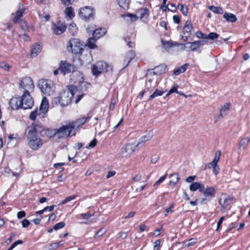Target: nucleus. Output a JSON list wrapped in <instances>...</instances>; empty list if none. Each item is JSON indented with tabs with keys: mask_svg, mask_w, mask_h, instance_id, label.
I'll return each mask as SVG.
<instances>
[{
	"mask_svg": "<svg viewBox=\"0 0 250 250\" xmlns=\"http://www.w3.org/2000/svg\"><path fill=\"white\" fill-rule=\"evenodd\" d=\"M167 67L165 64H161L159 66L155 67L153 70H150L148 71L147 74L149 73H153L154 74L160 75L162 73L165 72Z\"/></svg>",
	"mask_w": 250,
	"mask_h": 250,
	"instance_id": "obj_20",
	"label": "nucleus"
},
{
	"mask_svg": "<svg viewBox=\"0 0 250 250\" xmlns=\"http://www.w3.org/2000/svg\"><path fill=\"white\" fill-rule=\"evenodd\" d=\"M189 241V242L186 246L187 247L192 246L196 243V240L193 239H190Z\"/></svg>",
	"mask_w": 250,
	"mask_h": 250,
	"instance_id": "obj_62",
	"label": "nucleus"
},
{
	"mask_svg": "<svg viewBox=\"0 0 250 250\" xmlns=\"http://www.w3.org/2000/svg\"><path fill=\"white\" fill-rule=\"evenodd\" d=\"M161 42H162L163 47L165 49H169L174 46H179V45L181 44L179 43L173 42L171 41H164L163 40H162Z\"/></svg>",
	"mask_w": 250,
	"mask_h": 250,
	"instance_id": "obj_25",
	"label": "nucleus"
},
{
	"mask_svg": "<svg viewBox=\"0 0 250 250\" xmlns=\"http://www.w3.org/2000/svg\"><path fill=\"white\" fill-rule=\"evenodd\" d=\"M221 155V151L220 150H217L215 155V157L212 160L213 163L216 164V165H217V163L219 161V160L220 159V157Z\"/></svg>",
	"mask_w": 250,
	"mask_h": 250,
	"instance_id": "obj_42",
	"label": "nucleus"
},
{
	"mask_svg": "<svg viewBox=\"0 0 250 250\" xmlns=\"http://www.w3.org/2000/svg\"><path fill=\"white\" fill-rule=\"evenodd\" d=\"M87 31L88 32H92L93 37L97 40L104 36L106 33V30L104 28H100L95 30H91L90 28H87Z\"/></svg>",
	"mask_w": 250,
	"mask_h": 250,
	"instance_id": "obj_18",
	"label": "nucleus"
},
{
	"mask_svg": "<svg viewBox=\"0 0 250 250\" xmlns=\"http://www.w3.org/2000/svg\"><path fill=\"white\" fill-rule=\"evenodd\" d=\"M202 192L205 197L202 198L201 199H204V203H206V201H208L213 198L215 193V189L212 187L207 188L205 190H203Z\"/></svg>",
	"mask_w": 250,
	"mask_h": 250,
	"instance_id": "obj_16",
	"label": "nucleus"
},
{
	"mask_svg": "<svg viewBox=\"0 0 250 250\" xmlns=\"http://www.w3.org/2000/svg\"><path fill=\"white\" fill-rule=\"evenodd\" d=\"M173 21L177 24H179L180 22V17L177 15H174L173 16Z\"/></svg>",
	"mask_w": 250,
	"mask_h": 250,
	"instance_id": "obj_61",
	"label": "nucleus"
},
{
	"mask_svg": "<svg viewBox=\"0 0 250 250\" xmlns=\"http://www.w3.org/2000/svg\"><path fill=\"white\" fill-rule=\"evenodd\" d=\"M169 178L170 183L173 184V185H175L180 179L178 174L176 173L171 174L170 175Z\"/></svg>",
	"mask_w": 250,
	"mask_h": 250,
	"instance_id": "obj_30",
	"label": "nucleus"
},
{
	"mask_svg": "<svg viewBox=\"0 0 250 250\" xmlns=\"http://www.w3.org/2000/svg\"><path fill=\"white\" fill-rule=\"evenodd\" d=\"M19 85L21 88L23 89L24 93L29 92V90L34 88L33 81L29 77H25L20 80Z\"/></svg>",
	"mask_w": 250,
	"mask_h": 250,
	"instance_id": "obj_11",
	"label": "nucleus"
},
{
	"mask_svg": "<svg viewBox=\"0 0 250 250\" xmlns=\"http://www.w3.org/2000/svg\"><path fill=\"white\" fill-rule=\"evenodd\" d=\"M126 16L130 18L131 21H135L137 20L138 18H139L141 19L144 18H146L148 16V10L146 8H142L139 9L137 12V15L128 14Z\"/></svg>",
	"mask_w": 250,
	"mask_h": 250,
	"instance_id": "obj_13",
	"label": "nucleus"
},
{
	"mask_svg": "<svg viewBox=\"0 0 250 250\" xmlns=\"http://www.w3.org/2000/svg\"><path fill=\"white\" fill-rule=\"evenodd\" d=\"M233 200V197L230 195H223L219 200V204L224 210L227 207L231 204Z\"/></svg>",
	"mask_w": 250,
	"mask_h": 250,
	"instance_id": "obj_17",
	"label": "nucleus"
},
{
	"mask_svg": "<svg viewBox=\"0 0 250 250\" xmlns=\"http://www.w3.org/2000/svg\"><path fill=\"white\" fill-rule=\"evenodd\" d=\"M136 145L128 144L126 145L120 150V153L122 157L127 156L128 155L132 153L135 150Z\"/></svg>",
	"mask_w": 250,
	"mask_h": 250,
	"instance_id": "obj_15",
	"label": "nucleus"
},
{
	"mask_svg": "<svg viewBox=\"0 0 250 250\" xmlns=\"http://www.w3.org/2000/svg\"><path fill=\"white\" fill-rule=\"evenodd\" d=\"M64 13L66 16L68 17L69 18H72L74 16L73 9L71 7H67L65 9Z\"/></svg>",
	"mask_w": 250,
	"mask_h": 250,
	"instance_id": "obj_37",
	"label": "nucleus"
},
{
	"mask_svg": "<svg viewBox=\"0 0 250 250\" xmlns=\"http://www.w3.org/2000/svg\"><path fill=\"white\" fill-rule=\"evenodd\" d=\"M76 195H72L65 198L63 201H62L60 204L59 205H62L65 204L69 201L73 200L75 199Z\"/></svg>",
	"mask_w": 250,
	"mask_h": 250,
	"instance_id": "obj_41",
	"label": "nucleus"
},
{
	"mask_svg": "<svg viewBox=\"0 0 250 250\" xmlns=\"http://www.w3.org/2000/svg\"><path fill=\"white\" fill-rule=\"evenodd\" d=\"M65 5L68 6L71 4L74 0H60Z\"/></svg>",
	"mask_w": 250,
	"mask_h": 250,
	"instance_id": "obj_54",
	"label": "nucleus"
},
{
	"mask_svg": "<svg viewBox=\"0 0 250 250\" xmlns=\"http://www.w3.org/2000/svg\"><path fill=\"white\" fill-rule=\"evenodd\" d=\"M204 188V185L198 182L192 183L189 186V189L191 191H195L197 189H199L200 192H202Z\"/></svg>",
	"mask_w": 250,
	"mask_h": 250,
	"instance_id": "obj_21",
	"label": "nucleus"
},
{
	"mask_svg": "<svg viewBox=\"0 0 250 250\" xmlns=\"http://www.w3.org/2000/svg\"><path fill=\"white\" fill-rule=\"evenodd\" d=\"M177 85H175L168 92L167 94L166 95V96H168L169 94L172 93H174V92H176L177 93H180V92L177 91Z\"/></svg>",
	"mask_w": 250,
	"mask_h": 250,
	"instance_id": "obj_49",
	"label": "nucleus"
},
{
	"mask_svg": "<svg viewBox=\"0 0 250 250\" xmlns=\"http://www.w3.org/2000/svg\"><path fill=\"white\" fill-rule=\"evenodd\" d=\"M196 176H188L186 179V181L188 183H191L195 180Z\"/></svg>",
	"mask_w": 250,
	"mask_h": 250,
	"instance_id": "obj_64",
	"label": "nucleus"
},
{
	"mask_svg": "<svg viewBox=\"0 0 250 250\" xmlns=\"http://www.w3.org/2000/svg\"><path fill=\"white\" fill-rule=\"evenodd\" d=\"M27 139L28 145L34 150H38L42 145V139L37 135V131L34 126L31 125L27 128Z\"/></svg>",
	"mask_w": 250,
	"mask_h": 250,
	"instance_id": "obj_3",
	"label": "nucleus"
},
{
	"mask_svg": "<svg viewBox=\"0 0 250 250\" xmlns=\"http://www.w3.org/2000/svg\"><path fill=\"white\" fill-rule=\"evenodd\" d=\"M38 86L45 95L50 96L55 90V86L52 81L49 80L41 79L38 81Z\"/></svg>",
	"mask_w": 250,
	"mask_h": 250,
	"instance_id": "obj_5",
	"label": "nucleus"
},
{
	"mask_svg": "<svg viewBox=\"0 0 250 250\" xmlns=\"http://www.w3.org/2000/svg\"><path fill=\"white\" fill-rule=\"evenodd\" d=\"M167 9L171 12H175L177 10L176 6L173 4H169L167 5Z\"/></svg>",
	"mask_w": 250,
	"mask_h": 250,
	"instance_id": "obj_50",
	"label": "nucleus"
},
{
	"mask_svg": "<svg viewBox=\"0 0 250 250\" xmlns=\"http://www.w3.org/2000/svg\"><path fill=\"white\" fill-rule=\"evenodd\" d=\"M68 30L70 33H71L72 35H74L77 33V31L76 24L75 23L70 24L68 27Z\"/></svg>",
	"mask_w": 250,
	"mask_h": 250,
	"instance_id": "obj_39",
	"label": "nucleus"
},
{
	"mask_svg": "<svg viewBox=\"0 0 250 250\" xmlns=\"http://www.w3.org/2000/svg\"><path fill=\"white\" fill-rule=\"evenodd\" d=\"M205 43V41H198L194 42H189L187 43L186 44H183L184 46V49L186 47V45L190 44V49L189 51H196L197 49L201 46L203 45Z\"/></svg>",
	"mask_w": 250,
	"mask_h": 250,
	"instance_id": "obj_19",
	"label": "nucleus"
},
{
	"mask_svg": "<svg viewBox=\"0 0 250 250\" xmlns=\"http://www.w3.org/2000/svg\"><path fill=\"white\" fill-rule=\"evenodd\" d=\"M23 243V242L22 240H18L16 241H15L14 243H13L11 246H12V247H13V248H14L15 247H16L18 245H19V244H22Z\"/></svg>",
	"mask_w": 250,
	"mask_h": 250,
	"instance_id": "obj_60",
	"label": "nucleus"
},
{
	"mask_svg": "<svg viewBox=\"0 0 250 250\" xmlns=\"http://www.w3.org/2000/svg\"><path fill=\"white\" fill-rule=\"evenodd\" d=\"M221 155V151L220 150H217L215 155V157L212 160L213 163L216 164V165H217V163L219 161V160L220 159V157Z\"/></svg>",
	"mask_w": 250,
	"mask_h": 250,
	"instance_id": "obj_43",
	"label": "nucleus"
},
{
	"mask_svg": "<svg viewBox=\"0 0 250 250\" xmlns=\"http://www.w3.org/2000/svg\"><path fill=\"white\" fill-rule=\"evenodd\" d=\"M224 219H225V218L223 216L221 217L220 218L219 220L218 221V222L217 223V228H216V231H217L219 229L220 226L221 225V224H222V222H223V221H224Z\"/></svg>",
	"mask_w": 250,
	"mask_h": 250,
	"instance_id": "obj_58",
	"label": "nucleus"
},
{
	"mask_svg": "<svg viewBox=\"0 0 250 250\" xmlns=\"http://www.w3.org/2000/svg\"><path fill=\"white\" fill-rule=\"evenodd\" d=\"M208 9L212 12L216 14H222L223 13V10L221 7H215L212 5L209 6Z\"/></svg>",
	"mask_w": 250,
	"mask_h": 250,
	"instance_id": "obj_32",
	"label": "nucleus"
},
{
	"mask_svg": "<svg viewBox=\"0 0 250 250\" xmlns=\"http://www.w3.org/2000/svg\"><path fill=\"white\" fill-rule=\"evenodd\" d=\"M62 243V241L54 243L50 245L51 249L53 250L56 249L59 246V243Z\"/></svg>",
	"mask_w": 250,
	"mask_h": 250,
	"instance_id": "obj_57",
	"label": "nucleus"
},
{
	"mask_svg": "<svg viewBox=\"0 0 250 250\" xmlns=\"http://www.w3.org/2000/svg\"><path fill=\"white\" fill-rule=\"evenodd\" d=\"M10 104L13 106L15 105L16 109L22 108L24 109L31 108L34 101L29 92L24 93L21 97L14 98L11 99Z\"/></svg>",
	"mask_w": 250,
	"mask_h": 250,
	"instance_id": "obj_2",
	"label": "nucleus"
},
{
	"mask_svg": "<svg viewBox=\"0 0 250 250\" xmlns=\"http://www.w3.org/2000/svg\"><path fill=\"white\" fill-rule=\"evenodd\" d=\"M193 30V27L190 21H188L186 22L185 25L183 28V33L185 35H189L191 34L192 30Z\"/></svg>",
	"mask_w": 250,
	"mask_h": 250,
	"instance_id": "obj_22",
	"label": "nucleus"
},
{
	"mask_svg": "<svg viewBox=\"0 0 250 250\" xmlns=\"http://www.w3.org/2000/svg\"><path fill=\"white\" fill-rule=\"evenodd\" d=\"M52 28L55 34L61 35L65 30L66 25L64 22L59 21L52 24Z\"/></svg>",
	"mask_w": 250,
	"mask_h": 250,
	"instance_id": "obj_14",
	"label": "nucleus"
},
{
	"mask_svg": "<svg viewBox=\"0 0 250 250\" xmlns=\"http://www.w3.org/2000/svg\"><path fill=\"white\" fill-rule=\"evenodd\" d=\"M25 212L24 211H19L17 213V217L19 219L23 218V217H25Z\"/></svg>",
	"mask_w": 250,
	"mask_h": 250,
	"instance_id": "obj_59",
	"label": "nucleus"
},
{
	"mask_svg": "<svg viewBox=\"0 0 250 250\" xmlns=\"http://www.w3.org/2000/svg\"><path fill=\"white\" fill-rule=\"evenodd\" d=\"M75 69L76 68L73 65L66 61H61L59 68V69L60 70L61 73L63 75L71 72L72 73L71 75H73L75 72H78L75 70Z\"/></svg>",
	"mask_w": 250,
	"mask_h": 250,
	"instance_id": "obj_12",
	"label": "nucleus"
},
{
	"mask_svg": "<svg viewBox=\"0 0 250 250\" xmlns=\"http://www.w3.org/2000/svg\"><path fill=\"white\" fill-rule=\"evenodd\" d=\"M41 46L39 44H34L32 46L31 49L30 56L32 58L37 56L41 51Z\"/></svg>",
	"mask_w": 250,
	"mask_h": 250,
	"instance_id": "obj_23",
	"label": "nucleus"
},
{
	"mask_svg": "<svg viewBox=\"0 0 250 250\" xmlns=\"http://www.w3.org/2000/svg\"><path fill=\"white\" fill-rule=\"evenodd\" d=\"M86 121V118L85 117L82 118L81 119H78L77 121L75 122H73L71 123H75V125H77L75 127H79L80 125H83Z\"/></svg>",
	"mask_w": 250,
	"mask_h": 250,
	"instance_id": "obj_40",
	"label": "nucleus"
},
{
	"mask_svg": "<svg viewBox=\"0 0 250 250\" xmlns=\"http://www.w3.org/2000/svg\"><path fill=\"white\" fill-rule=\"evenodd\" d=\"M142 175L140 174H137L133 178V180L134 182H138L141 180Z\"/></svg>",
	"mask_w": 250,
	"mask_h": 250,
	"instance_id": "obj_63",
	"label": "nucleus"
},
{
	"mask_svg": "<svg viewBox=\"0 0 250 250\" xmlns=\"http://www.w3.org/2000/svg\"><path fill=\"white\" fill-rule=\"evenodd\" d=\"M21 224L23 228H27L30 224V222L28 220L25 219L21 221Z\"/></svg>",
	"mask_w": 250,
	"mask_h": 250,
	"instance_id": "obj_53",
	"label": "nucleus"
},
{
	"mask_svg": "<svg viewBox=\"0 0 250 250\" xmlns=\"http://www.w3.org/2000/svg\"><path fill=\"white\" fill-rule=\"evenodd\" d=\"M65 226V223L63 222L59 223L55 225L53 227L54 230H58L59 229L62 228Z\"/></svg>",
	"mask_w": 250,
	"mask_h": 250,
	"instance_id": "obj_47",
	"label": "nucleus"
},
{
	"mask_svg": "<svg viewBox=\"0 0 250 250\" xmlns=\"http://www.w3.org/2000/svg\"><path fill=\"white\" fill-rule=\"evenodd\" d=\"M67 87V89L61 92L58 97L53 99L52 104H59L62 106H65L71 102L72 97L78 90L77 87L74 85H69Z\"/></svg>",
	"mask_w": 250,
	"mask_h": 250,
	"instance_id": "obj_1",
	"label": "nucleus"
},
{
	"mask_svg": "<svg viewBox=\"0 0 250 250\" xmlns=\"http://www.w3.org/2000/svg\"><path fill=\"white\" fill-rule=\"evenodd\" d=\"M223 17L228 21L233 22L237 21L236 17L231 13H225Z\"/></svg>",
	"mask_w": 250,
	"mask_h": 250,
	"instance_id": "obj_29",
	"label": "nucleus"
},
{
	"mask_svg": "<svg viewBox=\"0 0 250 250\" xmlns=\"http://www.w3.org/2000/svg\"><path fill=\"white\" fill-rule=\"evenodd\" d=\"M76 125L75 123H69L68 125H63L58 129H55L54 135L58 138L67 137L70 135Z\"/></svg>",
	"mask_w": 250,
	"mask_h": 250,
	"instance_id": "obj_7",
	"label": "nucleus"
},
{
	"mask_svg": "<svg viewBox=\"0 0 250 250\" xmlns=\"http://www.w3.org/2000/svg\"><path fill=\"white\" fill-rule=\"evenodd\" d=\"M230 105L229 103H226L224 105L220 110V113L218 117V119L220 117L223 118L224 115L227 114L226 112L229 110Z\"/></svg>",
	"mask_w": 250,
	"mask_h": 250,
	"instance_id": "obj_28",
	"label": "nucleus"
},
{
	"mask_svg": "<svg viewBox=\"0 0 250 250\" xmlns=\"http://www.w3.org/2000/svg\"><path fill=\"white\" fill-rule=\"evenodd\" d=\"M164 93V91H163L162 90L156 89L155 91L153 92V93L149 96L148 100V101L152 100L154 98H155L157 96H160L162 95Z\"/></svg>",
	"mask_w": 250,
	"mask_h": 250,
	"instance_id": "obj_35",
	"label": "nucleus"
},
{
	"mask_svg": "<svg viewBox=\"0 0 250 250\" xmlns=\"http://www.w3.org/2000/svg\"><path fill=\"white\" fill-rule=\"evenodd\" d=\"M160 243H161V240L160 239L156 240L154 242L153 250H158V247H159Z\"/></svg>",
	"mask_w": 250,
	"mask_h": 250,
	"instance_id": "obj_55",
	"label": "nucleus"
},
{
	"mask_svg": "<svg viewBox=\"0 0 250 250\" xmlns=\"http://www.w3.org/2000/svg\"><path fill=\"white\" fill-rule=\"evenodd\" d=\"M67 50L75 54L82 53L83 48L79 39L73 38L71 39L67 44Z\"/></svg>",
	"mask_w": 250,
	"mask_h": 250,
	"instance_id": "obj_8",
	"label": "nucleus"
},
{
	"mask_svg": "<svg viewBox=\"0 0 250 250\" xmlns=\"http://www.w3.org/2000/svg\"><path fill=\"white\" fill-rule=\"evenodd\" d=\"M48 101L46 97H44L42 101L39 110L36 108L32 111L30 114V119L35 121L37 115L40 118H44L45 114L48 112Z\"/></svg>",
	"mask_w": 250,
	"mask_h": 250,
	"instance_id": "obj_4",
	"label": "nucleus"
},
{
	"mask_svg": "<svg viewBox=\"0 0 250 250\" xmlns=\"http://www.w3.org/2000/svg\"><path fill=\"white\" fill-rule=\"evenodd\" d=\"M250 141V137H245L241 138L239 144V148L241 149L242 148L243 149H246Z\"/></svg>",
	"mask_w": 250,
	"mask_h": 250,
	"instance_id": "obj_26",
	"label": "nucleus"
},
{
	"mask_svg": "<svg viewBox=\"0 0 250 250\" xmlns=\"http://www.w3.org/2000/svg\"><path fill=\"white\" fill-rule=\"evenodd\" d=\"M97 39L94 37H91L88 39V41L86 43L87 46L90 49H94L97 46L95 44V42Z\"/></svg>",
	"mask_w": 250,
	"mask_h": 250,
	"instance_id": "obj_33",
	"label": "nucleus"
},
{
	"mask_svg": "<svg viewBox=\"0 0 250 250\" xmlns=\"http://www.w3.org/2000/svg\"><path fill=\"white\" fill-rule=\"evenodd\" d=\"M188 64L186 63L182 66H181L178 68L175 69L173 73L176 75H178L180 73L184 72L188 67Z\"/></svg>",
	"mask_w": 250,
	"mask_h": 250,
	"instance_id": "obj_31",
	"label": "nucleus"
},
{
	"mask_svg": "<svg viewBox=\"0 0 250 250\" xmlns=\"http://www.w3.org/2000/svg\"><path fill=\"white\" fill-rule=\"evenodd\" d=\"M78 14L83 20L85 21L91 20L94 18V10L91 6H85L80 8Z\"/></svg>",
	"mask_w": 250,
	"mask_h": 250,
	"instance_id": "obj_9",
	"label": "nucleus"
},
{
	"mask_svg": "<svg viewBox=\"0 0 250 250\" xmlns=\"http://www.w3.org/2000/svg\"><path fill=\"white\" fill-rule=\"evenodd\" d=\"M97 140L96 139H94L89 144L88 147H94L97 144ZM87 148V147H86Z\"/></svg>",
	"mask_w": 250,
	"mask_h": 250,
	"instance_id": "obj_56",
	"label": "nucleus"
},
{
	"mask_svg": "<svg viewBox=\"0 0 250 250\" xmlns=\"http://www.w3.org/2000/svg\"><path fill=\"white\" fill-rule=\"evenodd\" d=\"M219 37V35L216 33L211 32L208 35V39L213 40L215 39H217Z\"/></svg>",
	"mask_w": 250,
	"mask_h": 250,
	"instance_id": "obj_44",
	"label": "nucleus"
},
{
	"mask_svg": "<svg viewBox=\"0 0 250 250\" xmlns=\"http://www.w3.org/2000/svg\"><path fill=\"white\" fill-rule=\"evenodd\" d=\"M24 10L22 9H19L16 13V15L13 19V21L14 23H17L19 22V20L22 16V13H23Z\"/></svg>",
	"mask_w": 250,
	"mask_h": 250,
	"instance_id": "obj_34",
	"label": "nucleus"
},
{
	"mask_svg": "<svg viewBox=\"0 0 250 250\" xmlns=\"http://www.w3.org/2000/svg\"><path fill=\"white\" fill-rule=\"evenodd\" d=\"M189 203L192 206L197 205L198 204H204V199H201V198L197 199L194 201H190Z\"/></svg>",
	"mask_w": 250,
	"mask_h": 250,
	"instance_id": "obj_45",
	"label": "nucleus"
},
{
	"mask_svg": "<svg viewBox=\"0 0 250 250\" xmlns=\"http://www.w3.org/2000/svg\"><path fill=\"white\" fill-rule=\"evenodd\" d=\"M178 8L179 9L183 15H187L188 13V8L186 6L182 4H179L178 5Z\"/></svg>",
	"mask_w": 250,
	"mask_h": 250,
	"instance_id": "obj_38",
	"label": "nucleus"
},
{
	"mask_svg": "<svg viewBox=\"0 0 250 250\" xmlns=\"http://www.w3.org/2000/svg\"><path fill=\"white\" fill-rule=\"evenodd\" d=\"M105 232V230L103 228L100 229L96 233L95 237L102 236Z\"/></svg>",
	"mask_w": 250,
	"mask_h": 250,
	"instance_id": "obj_51",
	"label": "nucleus"
},
{
	"mask_svg": "<svg viewBox=\"0 0 250 250\" xmlns=\"http://www.w3.org/2000/svg\"><path fill=\"white\" fill-rule=\"evenodd\" d=\"M70 80L74 84H78V87L82 91H86L90 85L88 83L83 81V74L80 72H76L71 75Z\"/></svg>",
	"mask_w": 250,
	"mask_h": 250,
	"instance_id": "obj_6",
	"label": "nucleus"
},
{
	"mask_svg": "<svg viewBox=\"0 0 250 250\" xmlns=\"http://www.w3.org/2000/svg\"><path fill=\"white\" fill-rule=\"evenodd\" d=\"M153 137V133L151 131H149V132L146 135H144L140 139V142H139L137 145L136 146H141L144 145V143L146 141L149 140Z\"/></svg>",
	"mask_w": 250,
	"mask_h": 250,
	"instance_id": "obj_24",
	"label": "nucleus"
},
{
	"mask_svg": "<svg viewBox=\"0 0 250 250\" xmlns=\"http://www.w3.org/2000/svg\"><path fill=\"white\" fill-rule=\"evenodd\" d=\"M167 173H166V174L162 177H161L158 180H157L154 184V186H155L156 185H158L160 184V183H162L167 178Z\"/></svg>",
	"mask_w": 250,
	"mask_h": 250,
	"instance_id": "obj_48",
	"label": "nucleus"
},
{
	"mask_svg": "<svg viewBox=\"0 0 250 250\" xmlns=\"http://www.w3.org/2000/svg\"><path fill=\"white\" fill-rule=\"evenodd\" d=\"M135 53L133 50H131L128 52L125 60V62H127V63L125 67H126L128 65L130 62L135 57Z\"/></svg>",
	"mask_w": 250,
	"mask_h": 250,
	"instance_id": "obj_27",
	"label": "nucleus"
},
{
	"mask_svg": "<svg viewBox=\"0 0 250 250\" xmlns=\"http://www.w3.org/2000/svg\"><path fill=\"white\" fill-rule=\"evenodd\" d=\"M118 4L121 7L125 9L128 8V0H117Z\"/></svg>",
	"mask_w": 250,
	"mask_h": 250,
	"instance_id": "obj_36",
	"label": "nucleus"
},
{
	"mask_svg": "<svg viewBox=\"0 0 250 250\" xmlns=\"http://www.w3.org/2000/svg\"><path fill=\"white\" fill-rule=\"evenodd\" d=\"M93 215H94V214L91 215L89 213H82V214H80V216L81 217H82L83 219L87 220V219H89Z\"/></svg>",
	"mask_w": 250,
	"mask_h": 250,
	"instance_id": "obj_52",
	"label": "nucleus"
},
{
	"mask_svg": "<svg viewBox=\"0 0 250 250\" xmlns=\"http://www.w3.org/2000/svg\"><path fill=\"white\" fill-rule=\"evenodd\" d=\"M0 67L2 69L6 71H9L10 69L11 68V66L10 65L7 63H5V62H1L0 63Z\"/></svg>",
	"mask_w": 250,
	"mask_h": 250,
	"instance_id": "obj_46",
	"label": "nucleus"
},
{
	"mask_svg": "<svg viewBox=\"0 0 250 250\" xmlns=\"http://www.w3.org/2000/svg\"><path fill=\"white\" fill-rule=\"evenodd\" d=\"M109 66L105 62L99 61L94 64L92 67V72L93 75L98 76L100 74L104 72H107Z\"/></svg>",
	"mask_w": 250,
	"mask_h": 250,
	"instance_id": "obj_10",
	"label": "nucleus"
}]
</instances>
